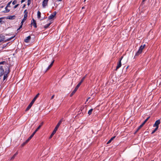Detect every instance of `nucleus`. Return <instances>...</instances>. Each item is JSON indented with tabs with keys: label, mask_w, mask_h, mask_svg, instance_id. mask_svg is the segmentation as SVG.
<instances>
[{
	"label": "nucleus",
	"mask_w": 161,
	"mask_h": 161,
	"mask_svg": "<svg viewBox=\"0 0 161 161\" xmlns=\"http://www.w3.org/2000/svg\"><path fill=\"white\" fill-rule=\"evenodd\" d=\"M145 46V45L144 44L143 46L141 45L138 51L136 53L135 55L134 56V58L136 57V56H138L142 53V50L144 48Z\"/></svg>",
	"instance_id": "f257e3e1"
},
{
	"label": "nucleus",
	"mask_w": 161,
	"mask_h": 161,
	"mask_svg": "<svg viewBox=\"0 0 161 161\" xmlns=\"http://www.w3.org/2000/svg\"><path fill=\"white\" fill-rule=\"evenodd\" d=\"M63 121V119H61L59 121L58 123V124H57L56 126L55 127L54 130H53V131L55 132H56L58 128L59 127V126L60 125L61 123Z\"/></svg>",
	"instance_id": "f03ea898"
},
{
	"label": "nucleus",
	"mask_w": 161,
	"mask_h": 161,
	"mask_svg": "<svg viewBox=\"0 0 161 161\" xmlns=\"http://www.w3.org/2000/svg\"><path fill=\"white\" fill-rule=\"evenodd\" d=\"M123 57H122L121 58L119 59V61L118 63L117 64V65L116 66V70H117L118 69H119V68L121 67V61L122 59V58H123Z\"/></svg>",
	"instance_id": "7ed1b4c3"
},
{
	"label": "nucleus",
	"mask_w": 161,
	"mask_h": 161,
	"mask_svg": "<svg viewBox=\"0 0 161 161\" xmlns=\"http://www.w3.org/2000/svg\"><path fill=\"white\" fill-rule=\"evenodd\" d=\"M161 122L160 120L158 119L156 120L154 124L153 125L154 127H156L158 128L159 125L160 124Z\"/></svg>",
	"instance_id": "20e7f679"
},
{
	"label": "nucleus",
	"mask_w": 161,
	"mask_h": 161,
	"mask_svg": "<svg viewBox=\"0 0 161 161\" xmlns=\"http://www.w3.org/2000/svg\"><path fill=\"white\" fill-rule=\"evenodd\" d=\"M40 94L39 93H38L37 95L34 97L33 98L31 102V103H30V104L31 105V106L32 105L36 99L37 98V97H39V95Z\"/></svg>",
	"instance_id": "39448f33"
},
{
	"label": "nucleus",
	"mask_w": 161,
	"mask_h": 161,
	"mask_svg": "<svg viewBox=\"0 0 161 161\" xmlns=\"http://www.w3.org/2000/svg\"><path fill=\"white\" fill-rule=\"evenodd\" d=\"M56 13H57L56 11L54 12L53 14H51L50 16L48 17V19L50 20L53 19L56 15Z\"/></svg>",
	"instance_id": "423d86ee"
},
{
	"label": "nucleus",
	"mask_w": 161,
	"mask_h": 161,
	"mask_svg": "<svg viewBox=\"0 0 161 161\" xmlns=\"http://www.w3.org/2000/svg\"><path fill=\"white\" fill-rule=\"evenodd\" d=\"M7 68L8 69V71H7V70L5 71V73H6V74H5L3 76V80H5L8 77L7 74L9 73L10 72V70L9 69V68L8 67H7Z\"/></svg>",
	"instance_id": "0eeeda50"
},
{
	"label": "nucleus",
	"mask_w": 161,
	"mask_h": 161,
	"mask_svg": "<svg viewBox=\"0 0 161 161\" xmlns=\"http://www.w3.org/2000/svg\"><path fill=\"white\" fill-rule=\"evenodd\" d=\"M49 0H44L42 2V6L43 8H44L47 6L48 2Z\"/></svg>",
	"instance_id": "6e6552de"
},
{
	"label": "nucleus",
	"mask_w": 161,
	"mask_h": 161,
	"mask_svg": "<svg viewBox=\"0 0 161 161\" xmlns=\"http://www.w3.org/2000/svg\"><path fill=\"white\" fill-rule=\"evenodd\" d=\"M4 73V69L3 68V66H0V77L2 76Z\"/></svg>",
	"instance_id": "1a4fd4ad"
},
{
	"label": "nucleus",
	"mask_w": 161,
	"mask_h": 161,
	"mask_svg": "<svg viewBox=\"0 0 161 161\" xmlns=\"http://www.w3.org/2000/svg\"><path fill=\"white\" fill-rule=\"evenodd\" d=\"M85 109V106H82L81 108L80 109V110L81 112H82V114H81V116H82L84 113H85L86 112V110H84Z\"/></svg>",
	"instance_id": "9d476101"
},
{
	"label": "nucleus",
	"mask_w": 161,
	"mask_h": 161,
	"mask_svg": "<svg viewBox=\"0 0 161 161\" xmlns=\"http://www.w3.org/2000/svg\"><path fill=\"white\" fill-rule=\"evenodd\" d=\"M31 39V36H29L27 37L24 40V42L26 43H28L29 42L30 40Z\"/></svg>",
	"instance_id": "9b49d317"
},
{
	"label": "nucleus",
	"mask_w": 161,
	"mask_h": 161,
	"mask_svg": "<svg viewBox=\"0 0 161 161\" xmlns=\"http://www.w3.org/2000/svg\"><path fill=\"white\" fill-rule=\"evenodd\" d=\"M32 21L33 22H32L31 23V24L33 25L35 28H36L37 27V25L36 23V21L34 19H33Z\"/></svg>",
	"instance_id": "f8f14e48"
},
{
	"label": "nucleus",
	"mask_w": 161,
	"mask_h": 161,
	"mask_svg": "<svg viewBox=\"0 0 161 161\" xmlns=\"http://www.w3.org/2000/svg\"><path fill=\"white\" fill-rule=\"evenodd\" d=\"M5 38V36L2 34H0V42H2L4 40Z\"/></svg>",
	"instance_id": "ddd939ff"
},
{
	"label": "nucleus",
	"mask_w": 161,
	"mask_h": 161,
	"mask_svg": "<svg viewBox=\"0 0 161 161\" xmlns=\"http://www.w3.org/2000/svg\"><path fill=\"white\" fill-rule=\"evenodd\" d=\"M15 17V15L8 16L7 17V19H14Z\"/></svg>",
	"instance_id": "4468645a"
},
{
	"label": "nucleus",
	"mask_w": 161,
	"mask_h": 161,
	"mask_svg": "<svg viewBox=\"0 0 161 161\" xmlns=\"http://www.w3.org/2000/svg\"><path fill=\"white\" fill-rule=\"evenodd\" d=\"M27 19V17H26V15H24V17L22 19L20 24H22V25H23L24 22Z\"/></svg>",
	"instance_id": "2eb2a0df"
},
{
	"label": "nucleus",
	"mask_w": 161,
	"mask_h": 161,
	"mask_svg": "<svg viewBox=\"0 0 161 161\" xmlns=\"http://www.w3.org/2000/svg\"><path fill=\"white\" fill-rule=\"evenodd\" d=\"M54 60H53V61L51 62V64L49 65V66H48L47 69V70H48L49 69H50L51 67L52 66L53 63H54Z\"/></svg>",
	"instance_id": "dca6fc26"
},
{
	"label": "nucleus",
	"mask_w": 161,
	"mask_h": 161,
	"mask_svg": "<svg viewBox=\"0 0 161 161\" xmlns=\"http://www.w3.org/2000/svg\"><path fill=\"white\" fill-rule=\"evenodd\" d=\"M115 137V136H114L112 137L107 142V144H108L111 143V141L113 140L114 139Z\"/></svg>",
	"instance_id": "f3484780"
},
{
	"label": "nucleus",
	"mask_w": 161,
	"mask_h": 161,
	"mask_svg": "<svg viewBox=\"0 0 161 161\" xmlns=\"http://www.w3.org/2000/svg\"><path fill=\"white\" fill-rule=\"evenodd\" d=\"M18 154V152H16L12 157L11 158V160H13L14 159L15 156Z\"/></svg>",
	"instance_id": "a211bd4d"
},
{
	"label": "nucleus",
	"mask_w": 161,
	"mask_h": 161,
	"mask_svg": "<svg viewBox=\"0 0 161 161\" xmlns=\"http://www.w3.org/2000/svg\"><path fill=\"white\" fill-rule=\"evenodd\" d=\"M51 24V23H50L48 24H47L45 25L44 26V28L45 29H47V28H48L49 26Z\"/></svg>",
	"instance_id": "6ab92c4d"
},
{
	"label": "nucleus",
	"mask_w": 161,
	"mask_h": 161,
	"mask_svg": "<svg viewBox=\"0 0 161 161\" xmlns=\"http://www.w3.org/2000/svg\"><path fill=\"white\" fill-rule=\"evenodd\" d=\"M77 91V90L75 89H74V90H73V91L71 93V94L70 95V96L72 97L76 92Z\"/></svg>",
	"instance_id": "aec40b11"
},
{
	"label": "nucleus",
	"mask_w": 161,
	"mask_h": 161,
	"mask_svg": "<svg viewBox=\"0 0 161 161\" xmlns=\"http://www.w3.org/2000/svg\"><path fill=\"white\" fill-rule=\"evenodd\" d=\"M41 13L38 11L37 12V18L38 19H40L41 17Z\"/></svg>",
	"instance_id": "412c9836"
},
{
	"label": "nucleus",
	"mask_w": 161,
	"mask_h": 161,
	"mask_svg": "<svg viewBox=\"0 0 161 161\" xmlns=\"http://www.w3.org/2000/svg\"><path fill=\"white\" fill-rule=\"evenodd\" d=\"M5 10L3 12L4 13H8L10 11V10L8 9V7H6L5 8Z\"/></svg>",
	"instance_id": "4be33fe9"
},
{
	"label": "nucleus",
	"mask_w": 161,
	"mask_h": 161,
	"mask_svg": "<svg viewBox=\"0 0 161 161\" xmlns=\"http://www.w3.org/2000/svg\"><path fill=\"white\" fill-rule=\"evenodd\" d=\"M92 111H93L92 108H91L89 110L88 114L89 115H90L92 114Z\"/></svg>",
	"instance_id": "5701e85b"
},
{
	"label": "nucleus",
	"mask_w": 161,
	"mask_h": 161,
	"mask_svg": "<svg viewBox=\"0 0 161 161\" xmlns=\"http://www.w3.org/2000/svg\"><path fill=\"white\" fill-rule=\"evenodd\" d=\"M14 37V36H13V37H11L10 38H9L8 39H7L6 40H5L4 41V42H7V41H10V40H11V39H12Z\"/></svg>",
	"instance_id": "b1692460"
},
{
	"label": "nucleus",
	"mask_w": 161,
	"mask_h": 161,
	"mask_svg": "<svg viewBox=\"0 0 161 161\" xmlns=\"http://www.w3.org/2000/svg\"><path fill=\"white\" fill-rule=\"evenodd\" d=\"M81 84L80 83H79L75 89L77 90Z\"/></svg>",
	"instance_id": "393cba45"
},
{
	"label": "nucleus",
	"mask_w": 161,
	"mask_h": 161,
	"mask_svg": "<svg viewBox=\"0 0 161 161\" xmlns=\"http://www.w3.org/2000/svg\"><path fill=\"white\" fill-rule=\"evenodd\" d=\"M32 106L29 104L28 106L27 107V108H26V111L28 110L31 108Z\"/></svg>",
	"instance_id": "a878e982"
},
{
	"label": "nucleus",
	"mask_w": 161,
	"mask_h": 161,
	"mask_svg": "<svg viewBox=\"0 0 161 161\" xmlns=\"http://www.w3.org/2000/svg\"><path fill=\"white\" fill-rule=\"evenodd\" d=\"M86 76H85L83 77L82 78V79H81V81L79 83H80V84H81V83H82V82L84 80V79L86 78Z\"/></svg>",
	"instance_id": "bb28decb"
},
{
	"label": "nucleus",
	"mask_w": 161,
	"mask_h": 161,
	"mask_svg": "<svg viewBox=\"0 0 161 161\" xmlns=\"http://www.w3.org/2000/svg\"><path fill=\"white\" fill-rule=\"evenodd\" d=\"M56 133L55 132L53 131L52 134H51V135L49 137V139H51V138L53 136V135Z\"/></svg>",
	"instance_id": "cd10ccee"
},
{
	"label": "nucleus",
	"mask_w": 161,
	"mask_h": 161,
	"mask_svg": "<svg viewBox=\"0 0 161 161\" xmlns=\"http://www.w3.org/2000/svg\"><path fill=\"white\" fill-rule=\"evenodd\" d=\"M143 126L140 125L137 128L136 132H137Z\"/></svg>",
	"instance_id": "c85d7f7f"
},
{
	"label": "nucleus",
	"mask_w": 161,
	"mask_h": 161,
	"mask_svg": "<svg viewBox=\"0 0 161 161\" xmlns=\"http://www.w3.org/2000/svg\"><path fill=\"white\" fill-rule=\"evenodd\" d=\"M158 129V128L156 127V128L152 131V134H153L155 133L157 130Z\"/></svg>",
	"instance_id": "c756f323"
},
{
	"label": "nucleus",
	"mask_w": 161,
	"mask_h": 161,
	"mask_svg": "<svg viewBox=\"0 0 161 161\" xmlns=\"http://www.w3.org/2000/svg\"><path fill=\"white\" fill-rule=\"evenodd\" d=\"M24 15H26V17H27V10L26 9L24 11Z\"/></svg>",
	"instance_id": "7c9ffc66"
},
{
	"label": "nucleus",
	"mask_w": 161,
	"mask_h": 161,
	"mask_svg": "<svg viewBox=\"0 0 161 161\" xmlns=\"http://www.w3.org/2000/svg\"><path fill=\"white\" fill-rule=\"evenodd\" d=\"M7 64V63L5 61H2V62H0V64Z\"/></svg>",
	"instance_id": "2f4dec72"
},
{
	"label": "nucleus",
	"mask_w": 161,
	"mask_h": 161,
	"mask_svg": "<svg viewBox=\"0 0 161 161\" xmlns=\"http://www.w3.org/2000/svg\"><path fill=\"white\" fill-rule=\"evenodd\" d=\"M31 139V138L30 137H29V138L25 141V143H27Z\"/></svg>",
	"instance_id": "473e14b6"
},
{
	"label": "nucleus",
	"mask_w": 161,
	"mask_h": 161,
	"mask_svg": "<svg viewBox=\"0 0 161 161\" xmlns=\"http://www.w3.org/2000/svg\"><path fill=\"white\" fill-rule=\"evenodd\" d=\"M12 2V1H10L8 3L7 5L6 6V7H10V4H11V3Z\"/></svg>",
	"instance_id": "72a5a7b5"
},
{
	"label": "nucleus",
	"mask_w": 161,
	"mask_h": 161,
	"mask_svg": "<svg viewBox=\"0 0 161 161\" xmlns=\"http://www.w3.org/2000/svg\"><path fill=\"white\" fill-rule=\"evenodd\" d=\"M17 1L16 0H15L13 2H12V4L13 5H14V4H16V3H17Z\"/></svg>",
	"instance_id": "f704fd0d"
},
{
	"label": "nucleus",
	"mask_w": 161,
	"mask_h": 161,
	"mask_svg": "<svg viewBox=\"0 0 161 161\" xmlns=\"http://www.w3.org/2000/svg\"><path fill=\"white\" fill-rule=\"evenodd\" d=\"M42 125H39L38 127L36 129V130L38 131L41 127Z\"/></svg>",
	"instance_id": "c9c22d12"
},
{
	"label": "nucleus",
	"mask_w": 161,
	"mask_h": 161,
	"mask_svg": "<svg viewBox=\"0 0 161 161\" xmlns=\"http://www.w3.org/2000/svg\"><path fill=\"white\" fill-rule=\"evenodd\" d=\"M27 2V5L28 6H29L31 4V0H28Z\"/></svg>",
	"instance_id": "e433bc0d"
},
{
	"label": "nucleus",
	"mask_w": 161,
	"mask_h": 161,
	"mask_svg": "<svg viewBox=\"0 0 161 161\" xmlns=\"http://www.w3.org/2000/svg\"><path fill=\"white\" fill-rule=\"evenodd\" d=\"M150 118V117L149 116L148 117H147L144 121L146 123L147 121L148 120V119Z\"/></svg>",
	"instance_id": "4c0bfd02"
},
{
	"label": "nucleus",
	"mask_w": 161,
	"mask_h": 161,
	"mask_svg": "<svg viewBox=\"0 0 161 161\" xmlns=\"http://www.w3.org/2000/svg\"><path fill=\"white\" fill-rule=\"evenodd\" d=\"M22 24H21V25L19 26V27L17 29V31H18L19 30L20 28H21L22 27Z\"/></svg>",
	"instance_id": "58836bf2"
},
{
	"label": "nucleus",
	"mask_w": 161,
	"mask_h": 161,
	"mask_svg": "<svg viewBox=\"0 0 161 161\" xmlns=\"http://www.w3.org/2000/svg\"><path fill=\"white\" fill-rule=\"evenodd\" d=\"M19 5V4H17L16 5H15V6L14 7V8H16Z\"/></svg>",
	"instance_id": "ea45409f"
},
{
	"label": "nucleus",
	"mask_w": 161,
	"mask_h": 161,
	"mask_svg": "<svg viewBox=\"0 0 161 161\" xmlns=\"http://www.w3.org/2000/svg\"><path fill=\"white\" fill-rule=\"evenodd\" d=\"M145 123L146 122L144 121L141 125L143 126V125L145 124Z\"/></svg>",
	"instance_id": "a19ab883"
},
{
	"label": "nucleus",
	"mask_w": 161,
	"mask_h": 161,
	"mask_svg": "<svg viewBox=\"0 0 161 161\" xmlns=\"http://www.w3.org/2000/svg\"><path fill=\"white\" fill-rule=\"evenodd\" d=\"M37 131L36 130H35L33 132V133H32L33 134H34V135H35V134L36 133V132Z\"/></svg>",
	"instance_id": "79ce46f5"
},
{
	"label": "nucleus",
	"mask_w": 161,
	"mask_h": 161,
	"mask_svg": "<svg viewBox=\"0 0 161 161\" xmlns=\"http://www.w3.org/2000/svg\"><path fill=\"white\" fill-rule=\"evenodd\" d=\"M54 95H53L52 96V97H51V99H53L54 98Z\"/></svg>",
	"instance_id": "37998d69"
},
{
	"label": "nucleus",
	"mask_w": 161,
	"mask_h": 161,
	"mask_svg": "<svg viewBox=\"0 0 161 161\" xmlns=\"http://www.w3.org/2000/svg\"><path fill=\"white\" fill-rule=\"evenodd\" d=\"M34 135L33 134L30 136V137L31 139V138L33 137V136H34Z\"/></svg>",
	"instance_id": "c03bdc74"
},
{
	"label": "nucleus",
	"mask_w": 161,
	"mask_h": 161,
	"mask_svg": "<svg viewBox=\"0 0 161 161\" xmlns=\"http://www.w3.org/2000/svg\"><path fill=\"white\" fill-rule=\"evenodd\" d=\"M25 0H22L21 1V3H23L25 1Z\"/></svg>",
	"instance_id": "a18cd8bd"
},
{
	"label": "nucleus",
	"mask_w": 161,
	"mask_h": 161,
	"mask_svg": "<svg viewBox=\"0 0 161 161\" xmlns=\"http://www.w3.org/2000/svg\"><path fill=\"white\" fill-rule=\"evenodd\" d=\"M25 143V142H24L22 144V146H24L25 144L26 143Z\"/></svg>",
	"instance_id": "49530a36"
},
{
	"label": "nucleus",
	"mask_w": 161,
	"mask_h": 161,
	"mask_svg": "<svg viewBox=\"0 0 161 161\" xmlns=\"http://www.w3.org/2000/svg\"><path fill=\"white\" fill-rule=\"evenodd\" d=\"M25 4H24V5H23V8H24L25 7Z\"/></svg>",
	"instance_id": "de8ad7c7"
},
{
	"label": "nucleus",
	"mask_w": 161,
	"mask_h": 161,
	"mask_svg": "<svg viewBox=\"0 0 161 161\" xmlns=\"http://www.w3.org/2000/svg\"><path fill=\"white\" fill-rule=\"evenodd\" d=\"M43 124V122H42L41 123V124L40 125H42H42Z\"/></svg>",
	"instance_id": "09e8293b"
},
{
	"label": "nucleus",
	"mask_w": 161,
	"mask_h": 161,
	"mask_svg": "<svg viewBox=\"0 0 161 161\" xmlns=\"http://www.w3.org/2000/svg\"><path fill=\"white\" fill-rule=\"evenodd\" d=\"M58 1H61L62 0H57Z\"/></svg>",
	"instance_id": "8fccbe9b"
},
{
	"label": "nucleus",
	"mask_w": 161,
	"mask_h": 161,
	"mask_svg": "<svg viewBox=\"0 0 161 161\" xmlns=\"http://www.w3.org/2000/svg\"><path fill=\"white\" fill-rule=\"evenodd\" d=\"M145 0H142V2H144Z\"/></svg>",
	"instance_id": "3c124183"
},
{
	"label": "nucleus",
	"mask_w": 161,
	"mask_h": 161,
	"mask_svg": "<svg viewBox=\"0 0 161 161\" xmlns=\"http://www.w3.org/2000/svg\"><path fill=\"white\" fill-rule=\"evenodd\" d=\"M84 8V7H82V9H83V8Z\"/></svg>",
	"instance_id": "603ef678"
},
{
	"label": "nucleus",
	"mask_w": 161,
	"mask_h": 161,
	"mask_svg": "<svg viewBox=\"0 0 161 161\" xmlns=\"http://www.w3.org/2000/svg\"><path fill=\"white\" fill-rule=\"evenodd\" d=\"M2 22V20H0V23H1Z\"/></svg>",
	"instance_id": "864d4df0"
},
{
	"label": "nucleus",
	"mask_w": 161,
	"mask_h": 161,
	"mask_svg": "<svg viewBox=\"0 0 161 161\" xmlns=\"http://www.w3.org/2000/svg\"><path fill=\"white\" fill-rule=\"evenodd\" d=\"M86 1V0H84V2H85Z\"/></svg>",
	"instance_id": "5fc2aeb1"
},
{
	"label": "nucleus",
	"mask_w": 161,
	"mask_h": 161,
	"mask_svg": "<svg viewBox=\"0 0 161 161\" xmlns=\"http://www.w3.org/2000/svg\"><path fill=\"white\" fill-rule=\"evenodd\" d=\"M2 19V18H0V19Z\"/></svg>",
	"instance_id": "6e6d98bb"
},
{
	"label": "nucleus",
	"mask_w": 161,
	"mask_h": 161,
	"mask_svg": "<svg viewBox=\"0 0 161 161\" xmlns=\"http://www.w3.org/2000/svg\"><path fill=\"white\" fill-rule=\"evenodd\" d=\"M153 161V160H152V161Z\"/></svg>",
	"instance_id": "4d7b16f0"
}]
</instances>
